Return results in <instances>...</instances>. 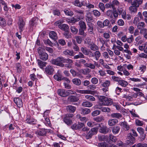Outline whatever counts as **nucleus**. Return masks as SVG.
I'll use <instances>...</instances> for the list:
<instances>
[{
  "label": "nucleus",
  "mask_w": 147,
  "mask_h": 147,
  "mask_svg": "<svg viewBox=\"0 0 147 147\" xmlns=\"http://www.w3.org/2000/svg\"><path fill=\"white\" fill-rule=\"evenodd\" d=\"M135 138L132 136L131 134H128L126 142L127 144H133L135 142Z\"/></svg>",
  "instance_id": "6"
},
{
  "label": "nucleus",
  "mask_w": 147,
  "mask_h": 147,
  "mask_svg": "<svg viewBox=\"0 0 147 147\" xmlns=\"http://www.w3.org/2000/svg\"><path fill=\"white\" fill-rule=\"evenodd\" d=\"M83 54L89 56L90 57L92 56V53L90 49H87L83 48Z\"/></svg>",
  "instance_id": "37"
},
{
  "label": "nucleus",
  "mask_w": 147,
  "mask_h": 147,
  "mask_svg": "<svg viewBox=\"0 0 147 147\" xmlns=\"http://www.w3.org/2000/svg\"><path fill=\"white\" fill-rule=\"evenodd\" d=\"M25 121L28 124H36V120L30 116L27 115L26 116Z\"/></svg>",
  "instance_id": "10"
},
{
  "label": "nucleus",
  "mask_w": 147,
  "mask_h": 147,
  "mask_svg": "<svg viewBox=\"0 0 147 147\" xmlns=\"http://www.w3.org/2000/svg\"><path fill=\"white\" fill-rule=\"evenodd\" d=\"M89 128L87 127H83V131L84 132V134H85V132L87 134L86 135V138L87 139L91 138L93 135L97 134L98 129V127L92 128L90 131L89 130Z\"/></svg>",
  "instance_id": "1"
},
{
  "label": "nucleus",
  "mask_w": 147,
  "mask_h": 147,
  "mask_svg": "<svg viewBox=\"0 0 147 147\" xmlns=\"http://www.w3.org/2000/svg\"><path fill=\"white\" fill-rule=\"evenodd\" d=\"M83 64V59H80L77 61L75 63V65L77 67L78 70L80 72H82V69L81 68L82 67Z\"/></svg>",
  "instance_id": "16"
},
{
  "label": "nucleus",
  "mask_w": 147,
  "mask_h": 147,
  "mask_svg": "<svg viewBox=\"0 0 147 147\" xmlns=\"http://www.w3.org/2000/svg\"><path fill=\"white\" fill-rule=\"evenodd\" d=\"M74 115L72 114H66L64 117L63 121L64 123L68 125H70L73 123L71 119Z\"/></svg>",
  "instance_id": "4"
},
{
  "label": "nucleus",
  "mask_w": 147,
  "mask_h": 147,
  "mask_svg": "<svg viewBox=\"0 0 147 147\" xmlns=\"http://www.w3.org/2000/svg\"><path fill=\"white\" fill-rule=\"evenodd\" d=\"M30 77L31 79L33 81H36L37 80V79L36 78V76L34 74L30 75Z\"/></svg>",
  "instance_id": "63"
},
{
  "label": "nucleus",
  "mask_w": 147,
  "mask_h": 147,
  "mask_svg": "<svg viewBox=\"0 0 147 147\" xmlns=\"http://www.w3.org/2000/svg\"><path fill=\"white\" fill-rule=\"evenodd\" d=\"M38 51L40 59L42 60H47L49 57L48 55L45 52V49L42 47H39L38 49Z\"/></svg>",
  "instance_id": "3"
},
{
  "label": "nucleus",
  "mask_w": 147,
  "mask_h": 147,
  "mask_svg": "<svg viewBox=\"0 0 147 147\" xmlns=\"http://www.w3.org/2000/svg\"><path fill=\"white\" fill-rule=\"evenodd\" d=\"M120 129V128L119 126H114L112 128V132L114 134H116L119 132Z\"/></svg>",
  "instance_id": "35"
},
{
  "label": "nucleus",
  "mask_w": 147,
  "mask_h": 147,
  "mask_svg": "<svg viewBox=\"0 0 147 147\" xmlns=\"http://www.w3.org/2000/svg\"><path fill=\"white\" fill-rule=\"evenodd\" d=\"M90 46V48L91 50L95 51L98 49V47L94 44H91V45Z\"/></svg>",
  "instance_id": "50"
},
{
  "label": "nucleus",
  "mask_w": 147,
  "mask_h": 147,
  "mask_svg": "<svg viewBox=\"0 0 147 147\" xmlns=\"http://www.w3.org/2000/svg\"><path fill=\"white\" fill-rule=\"evenodd\" d=\"M92 104L89 102H83V106L88 107H90L92 106Z\"/></svg>",
  "instance_id": "61"
},
{
  "label": "nucleus",
  "mask_w": 147,
  "mask_h": 147,
  "mask_svg": "<svg viewBox=\"0 0 147 147\" xmlns=\"http://www.w3.org/2000/svg\"><path fill=\"white\" fill-rule=\"evenodd\" d=\"M98 100L100 105L108 106L112 105L113 103L111 99L104 96H99Z\"/></svg>",
  "instance_id": "2"
},
{
  "label": "nucleus",
  "mask_w": 147,
  "mask_h": 147,
  "mask_svg": "<svg viewBox=\"0 0 147 147\" xmlns=\"http://www.w3.org/2000/svg\"><path fill=\"white\" fill-rule=\"evenodd\" d=\"M54 70L53 67L52 66L48 65L45 69V72L49 75L53 74Z\"/></svg>",
  "instance_id": "13"
},
{
  "label": "nucleus",
  "mask_w": 147,
  "mask_h": 147,
  "mask_svg": "<svg viewBox=\"0 0 147 147\" xmlns=\"http://www.w3.org/2000/svg\"><path fill=\"white\" fill-rule=\"evenodd\" d=\"M59 28L65 32L68 31L69 30V27L68 25L65 24H62L61 25L59 26Z\"/></svg>",
  "instance_id": "25"
},
{
  "label": "nucleus",
  "mask_w": 147,
  "mask_h": 147,
  "mask_svg": "<svg viewBox=\"0 0 147 147\" xmlns=\"http://www.w3.org/2000/svg\"><path fill=\"white\" fill-rule=\"evenodd\" d=\"M121 126L125 131H127L130 129V126L125 121L122 122L120 124Z\"/></svg>",
  "instance_id": "18"
},
{
  "label": "nucleus",
  "mask_w": 147,
  "mask_h": 147,
  "mask_svg": "<svg viewBox=\"0 0 147 147\" xmlns=\"http://www.w3.org/2000/svg\"><path fill=\"white\" fill-rule=\"evenodd\" d=\"M98 126L100 127L99 130V131L102 134H105L109 133L110 131V129L105 126L101 127L100 125Z\"/></svg>",
  "instance_id": "7"
},
{
  "label": "nucleus",
  "mask_w": 147,
  "mask_h": 147,
  "mask_svg": "<svg viewBox=\"0 0 147 147\" xmlns=\"http://www.w3.org/2000/svg\"><path fill=\"white\" fill-rule=\"evenodd\" d=\"M84 44H87L89 46L91 45V40L89 38H87L84 40Z\"/></svg>",
  "instance_id": "58"
},
{
  "label": "nucleus",
  "mask_w": 147,
  "mask_h": 147,
  "mask_svg": "<svg viewBox=\"0 0 147 147\" xmlns=\"http://www.w3.org/2000/svg\"><path fill=\"white\" fill-rule=\"evenodd\" d=\"M37 61L38 65L41 68H42L43 67L46 66L47 64L46 62L42 61L39 59H38Z\"/></svg>",
  "instance_id": "39"
},
{
  "label": "nucleus",
  "mask_w": 147,
  "mask_h": 147,
  "mask_svg": "<svg viewBox=\"0 0 147 147\" xmlns=\"http://www.w3.org/2000/svg\"><path fill=\"white\" fill-rule=\"evenodd\" d=\"M93 14L96 17H99L101 15L100 12L96 9H95L92 11Z\"/></svg>",
  "instance_id": "46"
},
{
  "label": "nucleus",
  "mask_w": 147,
  "mask_h": 147,
  "mask_svg": "<svg viewBox=\"0 0 147 147\" xmlns=\"http://www.w3.org/2000/svg\"><path fill=\"white\" fill-rule=\"evenodd\" d=\"M98 7L102 11H104L106 7H105L104 3L102 2L99 3L98 4Z\"/></svg>",
  "instance_id": "47"
},
{
  "label": "nucleus",
  "mask_w": 147,
  "mask_h": 147,
  "mask_svg": "<svg viewBox=\"0 0 147 147\" xmlns=\"http://www.w3.org/2000/svg\"><path fill=\"white\" fill-rule=\"evenodd\" d=\"M66 109L67 111L69 112L74 113L76 110V107L72 105H69L67 107Z\"/></svg>",
  "instance_id": "32"
},
{
  "label": "nucleus",
  "mask_w": 147,
  "mask_h": 147,
  "mask_svg": "<svg viewBox=\"0 0 147 147\" xmlns=\"http://www.w3.org/2000/svg\"><path fill=\"white\" fill-rule=\"evenodd\" d=\"M110 81L109 80H106L102 84V86L103 87L108 88V87L110 86Z\"/></svg>",
  "instance_id": "38"
},
{
  "label": "nucleus",
  "mask_w": 147,
  "mask_h": 147,
  "mask_svg": "<svg viewBox=\"0 0 147 147\" xmlns=\"http://www.w3.org/2000/svg\"><path fill=\"white\" fill-rule=\"evenodd\" d=\"M146 66L144 65H141L139 67V70L140 71V72L143 73L146 70Z\"/></svg>",
  "instance_id": "49"
},
{
  "label": "nucleus",
  "mask_w": 147,
  "mask_h": 147,
  "mask_svg": "<svg viewBox=\"0 0 147 147\" xmlns=\"http://www.w3.org/2000/svg\"><path fill=\"white\" fill-rule=\"evenodd\" d=\"M117 11L119 15H121L123 18H125L126 17V11L123 8L119 7L117 9Z\"/></svg>",
  "instance_id": "19"
},
{
  "label": "nucleus",
  "mask_w": 147,
  "mask_h": 147,
  "mask_svg": "<svg viewBox=\"0 0 147 147\" xmlns=\"http://www.w3.org/2000/svg\"><path fill=\"white\" fill-rule=\"evenodd\" d=\"M103 91L102 94L105 96H108L109 95V88H103L101 90Z\"/></svg>",
  "instance_id": "42"
},
{
  "label": "nucleus",
  "mask_w": 147,
  "mask_h": 147,
  "mask_svg": "<svg viewBox=\"0 0 147 147\" xmlns=\"http://www.w3.org/2000/svg\"><path fill=\"white\" fill-rule=\"evenodd\" d=\"M111 116L112 118L120 119L122 117V115L119 113H113L111 114Z\"/></svg>",
  "instance_id": "33"
},
{
  "label": "nucleus",
  "mask_w": 147,
  "mask_h": 147,
  "mask_svg": "<svg viewBox=\"0 0 147 147\" xmlns=\"http://www.w3.org/2000/svg\"><path fill=\"white\" fill-rule=\"evenodd\" d=\"M140 33L141 34H143L145 38L147 39V29L146 28H143L140 30Z\"/></svg>",
  "instance_id": "31"
},
{
  "label": "nucleus",
  "mask_w": 147,
  "mask_h": 147,
  "mask_svg": "<svg viewBox=\"0 0 147 147\" xmlns=\"http://www.w3.org/2000/svg\"><path fill=\"white\" fill-rule=\"evenodd\" d=\"M70 29L71 32L74 34H76L77 33L78 30L74 26H71Z\"/></svg>",
  "instance_id": "52"
},
{
  "label": "nucleus",
  "mask_w": 147,
  "mask_h": 147,
  "mask_svg": "<svg viewBox=\"0 0 147 147\" xmlns=\"http://www.w3.org/2000/svg\"><path fill=\"white\" fill-rule=\"evenodd\" d=\"M90 112V109H89L83 107V114H87Z\"/></svg>",
  "instance_id": "64"
},
{
  "label": "nucleus",
  "mask_w": 147,
  "mask_h": 147,
  "mask_svg": "<svg viewBox=\"0 0 147 147\" xmlns=\"http://www.w3.org/2000/svg\"><path fill=\"white\" fill-rule=\"evenodd\" d=\"M79 24L80 27V29H79V34L80 35H83V22L81 21L79 22Z\"/></svg>",
  "instance_id": "51"
},
{
  "label": "nucleus",
  "mask_w": 147,
  "mask_h": 147,
  "mask_svg": "<svg viewBox=\"0 0 147 147\" xmlns=\"http://www.w3.org/2000/svg\"><path fill=\"white\" fill-rule=\"evenodd\" d=\"M103 25L104 27L105 26H107L109 28H111L112 26L110 23V21L108 19H106L103 22Z\"/></svg>",
  "instance_id": "29"
},
{
  "label": "nucleus",
  "mask_w": 147,
  "mask_h": 147,
  "mask_svg": "<svg viewBox=\"0 0 147 147\" xmlns=\"http://www.w3.org/2000/svg\"><path fill=\"white\" fill-rule=\"evenodd\" d=\"M25 24V21L24 20L22 17H20L18 22V24L19 32L20 33H21L24 30Z\"/></svg>",
  "instance_id": "5"
},
{
  "label": "nucleus",
  "mask_w": 147,
  "mask_h": 147,
  "mask_svg": "<svg viewBox=\"0 0 147 147\" xmlns=\"http://www.w3.org/2000/svg\"><path fill=\"white\" fill-rule=\"evenodd\" d=\"M110 138L111 140L114 142H115L117 140V138L115 136H114L112 135H110Z\"/></svg>",
  "instance_id": "62"
},
{
  "label": "nucleus",
  "mask_w": 147,
  "mask_h": 147,
  "mask_svg": "<svg viewBox=\"0 0 147 147\" xmlns=\"http://www.w3.org/2000/svg\"><path fill=\"white\" fill-rule=\"evenodd\" d=\"M119 84L122 87H126L127 86L128 83L125 80H121L119 82Z\"/></svg>",
  "instance_id": "41"
},
{
  "label": "nucleus",
  "mask_w": 147,
  "mask_h": 147,
  "mask_svg": "<svg viewBox=\"0 0 147 147\" xmlns=\"http://www.w3.org/2000/svg\"><path fill=\"white\" fill-rule=\"evenodd\" d=\"M84 65L92 69H94L95 68V65L94 64L91 63H86L84 64Z\"/></svg>",
  "instance_id": "60"
},
{
  "label": "nucleus",
  "mask_w": 147,
  "mask_h": 147,
  "mask_svg": "<svg viewBox=\"0 0 147 147\" xmlns=\"http://www.w3.org/2000/svg\"><path fill=\"white\" fill-rule=\"evenodd\" d=\"M86 20L88 24L91 23L94 21L93 17L89 11L87 12L86 15Z\"/></svg>",
  "instance_id": "11"
},
{
  "label": "nucleus",
  "mask_w": 147,
  "mask_h": 147,
  "mask_svg": "<svg viewBox=\"0 0 147 147\" xmlns=\"http://www.w3.org/2000/svg\"><path fill=\"white\" fill-rule=\"evenodd\" d=\"M74 5L76 6L81 7L83 5V3L82 2L80 3L79 0H76L74 2Z\"/></svg>",
  "instance_id": "54"
},
{
  "label": "nucleus",
  "mask_w": 147,
  "mask_h": 147,
  "mask_svg": "<svg viewBox=\"0 0 147 147\" xmlns=\"http://www.w3.org/2000/svg\"><path fill=\"white\" fill-rule=\"evenodd\" d=\"M118 122V121L116 119H110L108 121V125L110 126L115 125Z\"/></svg>",
  "instance_id": "30"
},
{
  "label": "nucleus",
  "mask_w": 147,
  "mask_h": 147,
  "mask_svg": "<svg viewBox=\"0 0 147 147\" xmlns=\"http://www.w3.org/2000/svg\"><path fill=\"white\" fill-rule=\"evenodd\" d=\"M72 82L74 84L77 86L80 85L81 83V80L79 79L76 78L73 79Z\"/></svg>",
  "instance_id": "36"
},
{
  "label": "nucleus",
  "mask_w": 147,
  "mask_h": 147,
  "mask_svg": "<svg viewBox=\"0 0 147 147\" xmlns=\"http://www.w3.org/2000/svg\"><path fill=\"white\" fill-rule=\"evenodd\" d=\"M6 25L5 20L1 17H0V26L2 27H5Z\"/></svg>",
  "instance_id": "44"
},
{
  "label": "nucleus",
  "mask_w": 147,
  "mask_h": 147,
  "mask_svg": "<svg viewBox=\"0 0 147 147\" xmlns=\"http://www.w3.org/2000/svg\"><path fill=\"white\" fill-rule=\"evenodd\" d=\"M13 101L18 107H20L22 106V102L21 100L19 98H14L13 99Z\"/></svg>",
  "instance_id": "21"
},
{
  "label": "nucleus",
  "mask_w": 147,
  "mask_h": 147,
  "mask_svg": "<svg viewBox=\"0 0 147 147\" xmlns=\"http://www.w3.org/2000/svg\"><path fill=\"white\" fill-rule=\"evenodd\" d=\"M105 7L106 8L108 9L112 8L113 10H115V8L113 6L112 2H109L108 3L106 4L105 5Z\"/></svg>",
  "instance_id": "40"
},
{
  "label": "nucleus",
  "mask_w": 147,
  "mask_h": 147,
  "mask_svg": "<svg viewBox=\"0 0 147 147\" xmlns=\"http://www.w3.org/2000/svg\"><path fill=\"white\" fill-rule=\"evenodd\" d=\"M49 36L50 38L53 40H56L57 38V34L54 31H51L49 33Z\"/></svg>",
  "instance_id": "28"
},
{
  "label": "nucleus",
  "mask_w": 147,
  "mask_h": 147,
  "mask_svg": "<svg viewBox=\"0 0 147 147\" xmlns=\"http://www.w3.org/2000/svg\"><path fill=\"white\" fill-rule=\"evenodd\" d=\"M63 53L66 55H70L73 56L74 55V52L72 50H66L63 51Z\"/></svg>",
  "instance_id": "27"
},
{
  "label": "nucleus",
  "mask_w": 147,
  "mask_h": 147,
  "mask_svg": "<svg viewBox=\"0 0 147 147\" xmlns=\"http://www.w3.org/2000/svg\"><path fill=\"white\" fill-rule=\"evenodd\" d=\"M16 67L17 71L18 73H20L21 71V67L20 64L19 63H17L16 64Z\"/></svg>",
  "instance_id": "55"
},
{
  "label": "nucleus",
  "mask_w": 147,
  "mask_h": 147,
  "mask_svg": "<svg viewBox=\"0 0 147 147\" xmlns=\"http://www.w3.org/2000/svg\"><path fill=\"white\" fill-rule=\"evenodd\" d=\"M87 25L88 26V30L89 33L90 34L92 33L93 28L92 23L87 24Z\"/></svg>",
  "instance_id": "48"
},
{
  "label": "nucleus",
  "mask_w": 147,
  "mask_h": 147,
  "mask_svg": "<svg viewBox=\"0 0 147 147\" xmlns=\"http://www.w3.org/2000/svg\"><path fill=\"white\" fill-rule=\"evenodd\" d=\"M94 120L97 122H101L103 120V118L102 117H97L93 119Z\"/></svg>",
  "instance_id": "59"
},
{
  "label": "nucleus",
  "mask_w": 147,
  "mask_h": 147,
  "mask_svg": "<svg viewBox=\"0 0 147 147\" xmlns=\"http://www.w3.org/2000/svg\"><path fill=\"white\" fill-rule=\"evenodd\" d=\"M139 7L131 5L129 8V10L131 13L134 14L137 12L138 8Z\"/></svg>",
  "instance_id": "22"
},
{
  "label": "nucleus",
  "mask_w": 147,
  "mask_h": 147,
  "mask_svg": "<svg viewBox=\"0 0 147 147\" xmlns=\"http://www.w3.org/2000/svg\"><path fill=\"white\" fill-rule=\"evenodd\" d=\"M78 21V20H76L74 18H71L67 20V22L69 24L74 23Z\"/></svg>",
  "instance_id": "53"
},
{
  "label": "nucleus",
  "mask_w": 147,
  "mask_h": 147,
  "mask_svg": "<svg viewBox=\"0 0 147 147\" xmlns=\"http://www.w3.org/2000/svg\"><path fill=\"white\" fill-rule=\"evenodd\" d=\"M99 105H96L95 107L96 109H100V110L103 112H109L111 109L109 108L108 107H101Z\"/></svg>",
  "instance_id": "23"
},
{
  "label": "nucleus",
  "mask_w": 147,
  "mask_h": 147,
  "mask_svg": "<svg viewBox=\"0 0 147 147\" xmlns=\"http://www.w3.org/2000/svg\"><path fill=\"white\" fill-rule=\"evenodd\" d=\"M38 19L36 17L32 18L29 22L30 26V28L33 29L34 26H35L36 25V23L38 21Z\"/></svg>",
  "instance_id": "14"
},
{
  "label": "nucleus",
  "mask_w": 147,
  "mask_h": 147,
  "mask_svg": "<svg viewBox=\"0 0 147 147\" xmlns=\"http://www.w3.org/2000/svg\"><path fill=\"white\" fill-rule=\"evenodd\" d=\"M146 27V25L143 22H139L137 25V28L138 29L141 30L143 28H144Z\"/></svg>",
  "instance_id": "34"
},
{
  "label": "nucleus",
  "mask_w": 147,
  "mask_h": 147,
  "mask_svg": "<svg viewBox=\"0 0 147 147\" xmlns=\"http://www.w3.org/2000/svg\"><path fill=\"white\" fill-rule=\"evenodd\" d=\"M64 11L65 14L69 16H73L74 14L73 12L69 9H64Z\"/></svg>",
  "instance_id": "43"
},
{
  "label": "nucleus",
  "mask_w": 147,
  "mask_h": 147,
  "mask_svg": "<svg viewBox=\"0 0 147 147\" xmlns=\"http://www.w3.org/2000/svg\"><path fill=\"white\" fill-rule=\"evenodd\" d=\"M51 63L53 64L60 66L62 67L64 66L65 65L61 62L57 57L56 59H53L51 61Z\"/></svg>",
  "instance_id": "8"
},
{
  "label": "nucleus",
  "mask_w": 147,
  "mask_h": 147,
  "mask_svg": "<svg viewBox=\"0 0 147 147\" xmlns=\"http://www.w3.org/2000/svg\"><path fill=\"white\" fill-rule=\"evenodd\" d=\"M64 37L67 38H70L71 37L70 33L68 31H65L63 34Z\"/></svg>",
  "instance_id": "56"
},
{
  "label": "nucleus",
  "mask_w": 147,
  "mask_h": 147,
  "mask_svg": "<svg viewBox=\"0 0 147 147\" xmlns=\"http://www.w3.org/2000/svg\"><path fill=\"white\" fill-rule=\"evenodd\" d=\"M83 127V123L78 122V124L75 123L71 126L73 129H79Z\"/></svg>",
  "instance_id": "15"
},
{
  "label": "nucleus",
  "mask_w": 147,
  "mask_h": 147,
  "mask_svg": "<svg viewBox=\"0 0 147 147\" xmlns=\"http://www.w3.org/2000/svg\"><path fill=\"white\" fill-rule=\"evenodd\" d=\"M57 94L62 97L67 96V90L64 89H59L58 90Z\"/></svg>",
  "instance_id": "17"
},
{
  "label": "nucleus",
  "mask_w": 147,
  "mask_h": 147,
  "mask_svg": "<svg viewBox=\"0 0 147 147\" xmlns=\"http://www.w3.org/2000/svg\"><path fill=\"white\" fill-rule=\"evenodd\" d=\"M137 131L140 134L141 138L144 140L146 138V134L144 133V130L142 127H138L137 128Z\"/></svg>",
  "instance_id": "12"
},
{
  "label": "nucleus",
  "mask_w": 147,
  "mask_h": 147,
  "mask_svg": "<svg viewBox=\"0 0 147 147\" xmlns=\"http://www.w3.org/2000/svg\"><path fill=\"white\" fill-rule=\"evenodd\" d=\"M143 0H130L128 1L131 3V5L139 7L142 4Z\"/></svg>",
  "instance_id": "9"
},
{
  "label": "nucleus",
  "mask_w": 147,
  "mask_h": 147,
  "mask_svg": "<svg viewBox=\"0 0 147 147\" xmlns=\"http://www.w3.org/2000/svg\"><path fill=\"white\" fill-rule=\"evenodd\" d=\"M78 100V98L76 96H70L67 98L68 102H75L77 101Z\"/></svg>",
  "instance_id": "24"
},
{
  "label": "nucleus",
  "mask_w": 147,
  "mask_h": 147,
  "mask_svg": "<svg viewBox=\"0 0 147 147\" xmlns=\"http://www.w3.org/2000/svg\"><path fill=\"white\" fill-rule=\"evenodd\" d=\"M54 79L57 81H61L62 80V76L60 74H56L54 76Z\"/></svg>",
  "instance_id": "45"
},
{
  "label": "nucleus",
  "mask_w": 147,
  "mask_h": 147,
  "mask_svg": "<svg viewBox=\"0 0 147 147\" xmlns=\"http://www.w3.org/2000/svg\"><path fill=\"white\" fill-rule=\"evenodd\" d=\"M35 133L37 135L44 136H46L47 131L45 129H42L40 131H36Z\"/></svg>",
  "instance_id": "20"
},
{
  "label": "nucleus",
  "mask_w": 147,
  "mask_h": 147,
  "mask_svg": "<svg viewBox=\"0 0 147 147\" xmlns=\"http://www.w3.org/2000/svg\"><path fill=\"white\" fill-rule=\"evenodd\" d=\"M101 56V53L98 51H96L94 52V53H92V56L91 57H95L96 60H98L99 58Z\"/></svg>",
  "instance_id": "26"
},
{
  "label": "nucleus",
  "mask_w": 147,
  "mask_h": 147,
  "mask_svg": "<svg viewBox=\"0 0 147 147\" xmlns=\"http://www.w3.org/2000/svg\"><path fill=\"white\" fill-rule=\"evenodd\" d=\"M91 82L93 84H96L98 83V80L95 77H94L92 78L91 80Z\"/></svg>",
  "instance_id": "57"
}]
</instances>
